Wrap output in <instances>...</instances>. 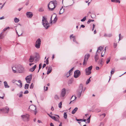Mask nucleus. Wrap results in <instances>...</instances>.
<instances>
[{
	"label": "nucleus",
	"mask_w": 126,
	"mask_h": 126,
	"mask_svg": "<svg viewBox=\"0 0 126 126\" xmlns=\"http://www.w3.org/2000/svg\"><path fill=\"white\" fill-rule=\"evenodd\" d=\"M30 115L28 114H25L21 116L22 120L24 121L28 122L30 119Z\"/></svg>",
	"instance_id": "20e7f679"
},
{
	"label": "nucleus",
	"mask_w": 126,
	"mask_h": 126,
	"mask_svg": "<svg viewBox=\"0 0 126 126\" xmlns=\"http://www.w3.org/2000/svg\"><path fill=\"white\" fill-rule=\"evenodd\" d=\"M94 21V20H90L89 19L88 21L87 22V24H89L91 22H93Z\"/></svg>",
	"instance_id": "79ce46f5"
},
{
	"label": "nucleus",
	"mask_w": 126,
	"mask_h": 126,
	"mask_svg": "<svg viewBox=\"0 0 126 126\" xmlns=\"http://www.w3.org/2000/svg\"><path fill=\"white\" fill-rule=\"evenodd\" d=\"M91 77H90V78L89 79H88L86 81V84H88L91 81V80L90 79V78H91Z\"/></svg>",
	"instance_id": "4c0bfd02"
},
{
	"label": "nucleus",
	"mask_w": 126,
	"mask_h": 126,
	"mask_svg": "<svg viewBox=\"0 0 126 126\" xmlns=\"http://www.w3.org/2000/svg\"><path fill=\"white\" fill-rule=\"evenodd\" d=\"M50 126H54V125L52 123H51L50 124Z\"/></svg>",
	"instance_id": "774afa93"
},
{
	"label": "nucleus",
	"mask_w": 126,
	"mask_h": 126,
	"mask_svg": "<svg viewBox=\"0 0 126 126\" xmlns=\"http://www.w3.org/2000/svg\"><path fill=\"white\" fill-rule=\"evenodd\" d=\"M111 1L112 2H116L120 3V1L118 0H111Z\"/></svg>",
	"instance_id": "58836bf2"
},
{
	"label": "nucleus",
	"mask_w": 126,
	"mask_h": 126,
	"mask_svg": "<svg viewBox=\"0 0 126 126\" xmlns=\"http://www.w3.org/2000/svg\"><path fill=\"white\" fill-rule=\"evenodd\" d=\"M9 110V108L7 106L5 107L3 109H0V111L4 113H8Z\"/></svg>",
	"instance_id": "9d476101"
},
{
	"label": "nucleus",
	"mask_w": 126,
	"mask_h": 126,
	"mask_svg": "<svg viewBox=\"0 0 126 126\" xmlns=\"http://www.w3.org/2000/svg\"><path fill=\"white\" fill-rule=\"evenodd\" d=\"M92 68V66H90L88 68H86L85 69L87 70H89L91 71Z\"/></svg>",
	"instance_id": "2f4dec72"
},
{
	"label": "nucleus",
	"mask_w": 126,
	"mask_h": 126,
	"mask_svg": "<svg viewBox=\"0 0 126 126\" xmlns=\"http://www.w3.org/2000/svg\"><path fill=\"white\" fill-rule=\"evenodd\" d=\"M48 88V87H47L44 86V90L45 91H47V90Z\"/></svg>",
	"instance_id": "603ef678"
},
{
	"label": "nucleus",
	"mask_w": 126,
	"mask_h": 126,
	"mask_svg": "<svg viewBox=\"0 0 126 126\" xmlns=\"http://www.w3.org/2000/svg\"><path fill=\"white\" fill-rule=\"evenodd\" d=\"M34 60V57L32 55H31L28 61L29 63H32L33 62Z\"/></svg>",
	"instance_id": "a211bd4d"
},
{
	"label": "nucleus",
	"mask_w": 126,
	"mask_h": 126,
	"mask_svg": "<svg viewBox=\"0 0 126 126\" xmlns=\"http://www.w3.org/2000/svg\"><path fill=\"white\" fill-rule=\"evenodd\" d=\"M4 96L5 95L4 93L0 90V98L3 99Z\"/></svg>",
	"instance_id": "aec40b11"
},
{
	"label": "nucleus",
	"mask_w": 126,
	"mask_h": 126,
	"mask_svg": "<svg viewBox=\"0 0 126 126\" xmlns=\"http://www.w3.org/2000/svg\"><path fill=\"white\" fill-rule=\"evenodd\" d=\"M23 93V92H21L19 94H17V95H18L19 97H21L22 96Z\"/></svg>",
	"instance_id": "c756f323"
},
{
	"label": "nucleus",
	"mask_w": 126,
	"mask_h": 126,
	"mask_svg": "<svg viewBox=\"0 0 126 126\" xmlns=\"http://www.w3.org/2000/svg\"><path fill=\"white\" fill-rule=\"evenodd\" d=\"M14 21L16 23H17L19 21V19L16 17H15L14 18Z\"/></svg>",
	"instance_id": "c85d7f7f"
},
{
	"label": "nucleus",
	"mask_w": 126,
	"mask_h": 126,
	"mask_svg": "<svg viewBox=\"0 0 126 126\" xmlns=\"http://www.w3.org/2000/svg\"><path fill=\"white\" fill-rule=\"evenodd\" d=\"M28 93H29V92H28V91L27 90H26L25 91L24 93V94H28Z\"/></svg>",
	"instance_id": "5fc2aeb1"
},
{
	"label": "nucleus",
	"mask_w": 126,
	"mask_h": 126,
	"mask_svg": "<svg viewBox=\"0 0 126 126\" xmlns=\"http://www.w3.org/2000/svg\"><path fill=\"white\" fill-rule=\"evenodd\" d=\"M99 68L98 66H97L96 67V69L97 70H98L99 69Z\"/></svg>",
	"instance_id": "0e129e2a"
},
{
	"label": "nucleus",
	"mask_w": 126,
	"mask_h": 126,
	"mask_svg": "<svg viewBox=\"0 0 126 126\" xmlns=\"http://www.w3.org/2000/svg\"><path fill=\"white\" fill-rule=\"evenodd\" d=\"M62 102H60V103L59 104V108H62Z\"/></svg>",
	"instance_id": "09e8293b"
},
{
	"label": "nucleus",
	"mask_w": 126,
	"mask_h": 126,
	"mask_svg": "<svg viewBox=\"0 0 126 126\" xmlns=\"http://www.w3.org/2000/svg\"><path fill=\"white\" fill-rule=\"evenodd\" d=\"M83 89V85L81 84L77 91V95L78 97H80L81 95Z\"/></svg>",
	"instance_id": "39448f33"
},
{
	"label": "nucleus",
	"mask_w": 126,
	"mask_h": 126,
	"mask_svg": "<svg viewBox=\"0 0 126 126\" xmlns=\"http://www.w3.org/2000/svg\"><path fill=\"white\" fill-rule=\"evenodd\" d=\"M66 94V90L65 88L63 89L60 95V97L62 99H63Z\"/></svg>",
	"instance_id": "1a4fd4ad"
},
{
	"label": "nucleus",
	"mask_w": 126,
	"mask_h": 126,
	"mask_svg": "<svg viewBox=\"0 0 126 126\" xmlns=\"http://www.w3.org/2000/svg\"><path fill=\"white\" fill-rule=\"evenodd\" d=\"M70 39L73 38V42H75L77 44H78V43L76 41V36H73V34H72L70 35Z\"/></svg>",
	"instance_id": "2eb2a0df"
},
{
	"label": "nucleus",
	"mask_w": 126,
	"mask_h": 126,
	"mask_svg": "<svg viewBox=\"0 0 126 126\" xmlns=\"http://www.w3.org/2000/svg\"><path fill=\"white\" fill-rule=\"evenodd\" d=\"M52 70V67L50 66L49 67L47 70V74H49L51 72Z\"/></svg>",
	"instance_id": "4be33fe9"
},
{
	"label": "nucleus",
	"mask_w": 126,
	"mask_h": 126,
	"mask_svg": "<svg viewBox=\"0 0 126 126\" xmlns=\"http://www.w3.org/2000/svg\"><path fill=\"white\" fill-rule=\"evenodd\" d=\"M115 71V69L114 68H112V70H111V71L110 72V73H111V75H112L113 74H114Z\"/></svg>",
	"instance_id": "473e14b6"
},
{
	"label": "nucleus",
	"mask_w": 126,
	"mask_h": 126,
	"mask_svg": "<svg viewBox=\"0 0 126 126\" xmlns=\"http://www.w3.org/2000/svg\"><path fill=\"white\" fill-rule=\"evenodd\" d=\"M32 75L31 74L27 76L25 78V79L27 83H30L32 80Z\"/></svg>",
	"instance_id": "ddd939ff"
},
{
	"label": "nucleus",
	"mask_w": 126,
	"mask_h": 126,
	"mask_svg": "<svg viewBox=\"0 0 126 126\" xmlns=\"http://www.w3.org/2000/svg\"><path fill=\"white\" fill-rule=\"evenodd\" d=\"M44 11V9L43 8L41 7L38 9V11L40 12H42Z\"/></svg>",
	"instance_id": "a19ab883"
},
{
	"label": "nucleus",
	"mask_w": 126,
	"mask_h": 126,
	"mask_svg": "<svg viewBox=\"0 0 126 126\" xmlns=\"http://www.w3.org/2000/svg\"><path fill=\"white\" fill-rule=\"evenodd\" d=\"M34 85L32 83L30 86V88L31 89H32Z\"/></svg>",
	"instance_id": "3c124183"
},
{
	"label": "nucleus",
	"mask_w": 126,
	"mask_h": 126,
	"mask_svg": "<svg viewBox=\"0 0 126 126\" xmlns=\"http://www.w3.org/2000/svg\"><path fill=\"white\" fill-rule=\"evenodd\" d=\"M10 29V27H6V28H4L3 29V31H6V30H7V29Z\"/></svg>",
	"instance_id": "8fccbe9b"
},
{
	"label": "nucleus",
	"mask_w": 126,
	"mask_h": 126,
	"mask_svg": "<svg viewBox=\"0 0 126 126\" xmlns=\"http://www.w3.org/2000/svg\"><path fill=\"white\" fill-rule=\"evenodd\" d=\"M78 110V108L76 107L72 111V113L73 114H74Z\"/></svg>",
	"instance_id": "a878e982"
},
{
	"label": "nucleus",
	"mask_w": 126,
	"mask_h": 126,
	"mask_svg": "<svg viewBox=\"0 0 126 126\" xmlns=\"http://www.w3.org/2000/svg\"><path fill=\"white\" fill-rule=\"evenodd\" d=\"M110 60V58H109L107 59V60L106 61V63L107 64L109 63Z\"/></svg>",
	"instance_id": "de8ad7c7"
},
{
	"label": "nucleus",
	"mask_w": 126,
	"mask_h": 126,
	"mask_svg": "<svg viewBox=\"0 0 126 126\" xmlns=\"http://www.w3.org/2000/svg\"><path fill=\"white\" fill-rule=\"evenodd\" d=\"M90 55L88 54H87L85 56L83 62V65L86 64L87 62V61L88 59L90 57Z\"/></svg>",
	"instance_id": "f8f14e48"
},
{
	"label": "nucleus",
	"mask_w": 126,
	"mask_h": 126,
	"mask_svg": "<svg viewBox=\"0 0 126 126\" xmlns=\"http://www.w3.org/2000/svg\"><path fill=\"white\" fill-rule=\"evenodd\" d=\"M48 58H47V59L46 60L45 62L47 64H48L49 63L48 60Z\"/></svg>",
	"instance_id": "864d4df0"
},
{
	"label": "nucleus",
	"mask_w": 126,
	"mask_h": 126,
	"mask_svg": "<svg viewBox=\"0 0 126 126\" xmlns=\"http://www.w3.org/2000/svg\"><path fill=\"white\" fill-rule=\"evenodd\" d=\"M86 17L85 16L82 19H81V21L82 22H84L86 20Z\"/></svg>",
	"instance_id": "49530a36"
},
{
	"label": "nucleus",
	"mask_w": 126,
	"mask_h": 126,
	"mask_svg": "<svg viewBox=\"0 0 126 126\" xmlns=\"http://www.w3.org/2000/svg\"><path fill=\"white\" fill-rule=\"evenodd\" d=\"M54 98L55 99H56V100H58L59 99V97L57 95H55L54 96Z\"/></svg>",
	"instance_id": "a18cd8bd"
},
{
	"label": "nucleus",
	"mask_w": 126,
	"mask_h": 126,
	"mask_svg": "<svg viewBox=\"0 0 126 126\" xmlns=\"http://www.w3.org/2000/svg\"><path fill=\"white\" fill-rule=\"evenodd\" d=\"M114 48H115L117 46V44L116 43H114Z\"/></svg>",
	"instance_id": "13d9d810"
},
{
	"label": "nucleus",
	"mask_w": 126,
	"mask_h": 126,
	"mask_svg": "<svg viewBox=\"0 0 126 126\" xmlns=\"http://www.w3.org/2000/svg\"><path fill=\"white\" fill-rule=\"evenodd\" d=\"M41 44V40L40 38L38 39L35 42V47L37 48H40Z\"/></svg>",
	"instance_id": "6e6552de"
},
{
	"label": "nucleus",
	"mask_w": 126,
	"mask_h": 126,
	"mask_svg": "<svg viewBox=\"0 0 126 126\" xmlns=\"http://www.w3.org/2000/svg\"><path fill=\"white\" fill-rule=\"evenodd\" d=\"M4 86L5 88H9V86L8 85L7 82L6 81L4 82Z\"/></svg>",
	"instance_id": "393cba45"
},
{
	"label": "nucleus",
	"mask_w": 126,
	"mask_h": 126,
	"mask_svg": "<svg viewBox=\"0 0 126 126\" xmlns=\"http://www.w3.org/2000/svg\"><path fill=\"white\" fill-rule=\"evenodd\" d=\"M57 5V2L56 0L50 2L48 5L49 9L51 11L53 10Z\"/></svg>",
	"instance_id": "f257e3e1"
},
{
	"label": "nucleus",
	"mask_w": 126,
	"mask_h": 126,
	"mask_svg": "<svg viewBox=\"0 0 126 126\" xmlns=\"http://www.w3.org/2000/svg\"><path fill=\"white\" fill-rule=\"evenodd\" d=\"M112 36V35L111 33H109V34H107L106 33L104 35V36L105 37H111Z\"/></svg>",
	"instance_id": "5701e85b"
},
{
	"label": "nucleus",
	"mask_w": 126,
	"mask_h": 126,
	"mask_svg": "<svg viewBox=\"0 0 126 126\" xmlns=\"http://www.w3.org/2000/svg\"><path fill=\"white\" fill-rule=\"evenodd\" d=\"M17 66H16L13 67H12V70L13 72L14 73H17Z\"/></svg>",
	"instance_id": "412c9836"
},
{
	"label": "nucleus",
	"mask_w": 126,
	"mask_h": 126,
	"mask_svg": "<svg viewBox=\"0 0 126 126\" xmlns=\"http://www.w3.org/2000/svg\"><path fill=\"white\" fill-rule=\"evenodd\" d=\"M16 34L18 35V36H19L20 35H21L22 34V33H21V34H20V35H19L18 33V32L16 30Z\"/></svg>",
	"instance_id": "e2e57ef3"
},
{
	"label": "nucleus",
	"mask_w": 126,
	"mask_h": 126,
	"mask_svg": "<svg viewBox=\"0 0 126 126\" xmlns=\"http://www.w3.org/2000/svg\"><path fill=\"white\" fill-rule=\"evenodd\" d=\"M80 71L78 70H76L74 72V77L76 78H77L80 76Z\"/></svg>",
	"instance_id": "9b49d317"
},
{
	"label": "nucleus",
	"mask_w": 126,
	"mask_h": 126,
	"mask_svg": "<svg viewBox=\"0 0 126 126\" xmlns=\"http://www.w3.org/2000/svg\"><path fill=\"white\" fill-rule=\"evenodd\" d=\"M48 115L49 116V117L51 118L52 119H53L54 120L57 121H58L59 122V119L60 118V117L59 115H56L58 116V117L56 118V117L54 116L50 115L49 114H48Z\"/></svg>",
	"instance_id": "4468645a"
},
{
	"label": "nucleus",
	"mask_w": 126,
	"mask_h": 126,
	"mask_svg": "<svg viewBox=\"0 0 126 126\" xmlns=\"http://www.w3.org/2000/svg\"><path fill=\"white\" fill-rule=\"evenodd\" d=\"M29 109L31 111H34L36 110V107L35 106L32 105L30 106L29 108Z\"/></svg>",
	"instance_id": "f3484780"
},
{
	"label": "nucleus",
	"mask_w": 126,
	"mask_h": 126,
	"mask_svg": "<svg viewBox=\"0 0 126 126\" xmlns=\"http://www.w3.org/2000/svg\"><path fill=\"white\" fill-rule=\"evenodd\" d=\"M17 73H23L24 72V67L21 65L17 66Z\"/></svg>",
	"instance_id": "423d86ee"
},
{
	"label": "nucleus",
	"mask_w": 126,
	"mask_h": 126,
	"mask_svg": "<svg viewBox=\"0 0 126 126\" xmlns=\"http://www.w3.org/2000/svg\"><path fill=\"white\" fill-rule=\"evenodd\" d=\"M29 86V84H25L24 86V88L25 89H28Z\"/></svg>",
	"instance_id": "e433bc0d"
},
{
	"label": "nucleus",
	"mask_w": 126,
	"mask_h": 126,
	"mask_svg": "<svg viewBox=\"0 0 126 126\" xmlns=\"http://www.w3.org/2000/svg\"><path fill=\"white\" fill-rule=\"evenodd\" d=\"M35 60L36 61H38L40 59V56L39 54L37 53H36V55L35 56Z\"/></svg>",
	"instance_id": "6ab92c4d"
},
{
	"label": "nucleus",
	"mask_w": 126,
	"mask_h": 126,
	"mask_svg": "<svg viewBox=\"0 0 126 126\" xmlns=\"http://www.w3.org/2000/svg\"><path fill=\"white\" fill-rule=\"evenodd\" d=\"M26 14L27 17L29 18L32 17L33 16L32 13L31 12H27Z\"/></svg>",
	"instance_id": "dca6fc26"
},
{
	"label": "nucleus",
	"mask_w": 126,
	"mask_h": 126,
	"mask_svg": "<svg viewBox=\"0 0 126 126\" xmlns=\"http://www.w3.org/2000/svg\"><path fill=\"white\" fill-rule=\"evenodd\" d=\"M92 68V66H90L88 68H86L85 69L87 70H89L91 71Z\"/></svg>",
	"instance_id": "7c9ffc66"
},
{
	"label": "nucleus",
	"mask_w": 126,
	"mask_h": 126,
	"mask_svg": "<svg viewBox=\"0 0 126 126\" xmlns=\"http://www.w3.org/2000/svg\"><path fill=\"white\" fill-rule=\"evenodd\" d=\"M54 18V20H53V23H55L57 21V18L56 17V15L55 14L52 15L50 18V24H52V18Z\"/></svg>",
	"instance_id": "0eeeda50"
},
{
	"label": "nucleus",
	"mask_w": 126,
	"mask_h": 126,
	"mask_svg": "<svg viewBox=\"0 0 126 126\" xmlns=\"http://www.w3.org/2000/svg\"><path fill=\"white\" fill-rule=\"evenodd\" d=\"M76 98H77V97H76L75 96H74L73 95L71 99L72 100V101H73L75 99H76Z\"/></svg>",
	"instance_id": "37998d69"
},
{
	"label": "nucleus",
	"mask_w": 126,
	"mask_h": 126,
	"mask_svg": "<svg viewBox=\"0 0 126 126\" xmlns=\"http://www.w3.org/2000/svg\"><path fill=\"white\" fill-rule=\"evenodd\" d=\"M91 117V115H90L88 118L87 119V123H88L89 124L90 123V118Z\"/></svg>",
	"instance_id": "ea45409f"
},
{
	"label": "nucleus",
	"mask_w": 126,
	"mask_h": 126,
	"mask_svg": "<svg viewBox=\"0 0 126 126\" xmlns=\"http://www.w3.org/2000/svg\"><path fill=\"white\" fill-rule=\"evenodd\" d=\"M76 120L77 121H80L82 120V119H78L77 118L76 119Z\"/></svg>",
	"instance_id": "4d7b16f0"
},
{
	"label": "nucleus",
	"mask_w": 126,
	"mask_h": 126,
	"mask_svg": "<svg viewBox=\"0 0 126 126\" xmlns=\"http://www.w3.org/2000/svg\"><path fill=\"white\" fill-rule=\"evenodd\" d=\"M74 67L72 68L68 72V73H69V75H71V72L74 69Z\"/></svg>",
	"instance_id": "72a5a7b5"
},
{
	"label": "nucleus",
	"mask_w": 126,
	"mask_h": 126,
	"mask_svg": "<svg viewBox=\"0 0 126 126\" xmlns=\"http://www.w3.org/2000/svg\"><path fill=\"white\" fill-rule=\"evenodd\" d=\"M98 63L99 66L100 67H101L103 65V63L102 61H99Z\"/></svg>",
	"instance_id": "b1692460"
},
{
	"label": "nucleus",
	"mask_w": 126,
	"mask_h": 126,
	"mask_svg": "<svg viewBox=\"0 0 126 126\" xmlns=\"http://www.w3.org/2000/svg\"><path fill=\"white\" fill-rule=\"evenodd\" d=\"M0 37L1 39H2L4 38V36L3 35L2 32H1L0 34Z\"/></svg>",
	"instance_id": "c03bdc74"
},
{
	"label": "nucleus",
	"mask_w": 126,
	"mask_h": 126,
	"mask_svg": "<svg viewBox=\"0 0 126 126\" xmlns=\"http://www.w3.org/2000/svg\"><path fill=\"white\" fill-rule=\"evenodd\" d=\"M85 27V26L83 25H81L80 26V27H82L83 28H84Z\"/></svg>",
	"instance_id": "338daca9"
},
{
	"label": "nucleus",
	"mask_w": 126,
	"mask_h": 126,
	"mask_svg": "<svg viewBox=\"0 0 126 126\" xmlns=\"http://www.w3.org/2000/svg\"><path fill=\"white\" fill-rule=\"evenodd\" d=\"M85 72H86V75H89L91 74V71L89 70H87L86 69L85 70Z\"/></svg>",
	"instance_id": "cd10ccee"
},
{
	"label": "nucleus",
	"mask_w": 126,
	"mask_h": 126,
	"mask_svg": "<svg viewBox=\"0 0 126 126\" xmlns=\"http://www.w3.org/2000/svg\"><path fill=\"white\" fill-rule=\"evenodd\" d=\"M63 117L65 119H66L67 118V115L66 112H64L63 114Z\"/></svg>",
	"instance_id": "f704fd0d"
},
{
	"label": "nucleus",
	"mask_w": 126,
	"mask_h": 126,
	"mask_svg": "<svg viewBox=\"0 0 126 126\" xmlns=\"http://www.w3.org/2000/svg\"><path fill=\"white\" fill-rule=\"evenodd\" d=\"M69 75V73H68V72L67 73V74H66L65 76L67 77H68L70 75Z\"/></svg>",
	"instance_id": "052dcab7"
},
{
	"label": "nucleus",
	"mask_w": 126,
	"mask_h": 126,
	"mask_svg": "<svg viewBox=\"0 0 126 126\" xmlns=\"http://www.w3.org/2000/svg\"><path fill=\"white\" fill-rule=\"evenodd\" d=\"M34 114L35 115H36L37 113V112L36 111V110H34Z\"/></svg>",
	"instance_id": "69168bd1"
},
{
	"label": "nucleus",
	"mask_w": 126,
	"mask_h": 126,
	"mask_svg": "<svg viewBox=\"0 0 126 126\" xmlns=\"http://www.w3.org/2000/svg\"><path fill=\"white\" fill-rule=\"evenodd\" d=\"M103 49V47L101 46L99 47L98 48L96 52L95 55L94 56L95 61L96 62L98 59V54L99 53L102 51Z\"/></svg>",
	"instance_id": "7ed1b4c3"
},
{
	"label": "nucleus",
	"mask_w": 126,
	"mask_h": 126,
	"mask_svg": "<svg viewBox=\"0 0 126 126\" xmlns=\"http://www.w3.org/2000/svg\"><path fill=\"white\" fill-rule=\"evenodd\" d=\"M64 11V9H63L62 8L60 9V10L59 12V14H62Z\"/></svg>",
	"instance_id": "c9c22d12"
},
{
	"label": "nucleus",
	"mask_w": 126,
	"mask_h": 126,
	"mask_svg": "<svg viewBox=\"0 0 126 126\" xmlns=\"http://www.w3.org/2000/svg\"><path fill=\"white\" fill-rule=\"evenodd\" d=\"M42 65V64H41V63H40L39 65V70H38V72L39 71V70L41 68V66Z\"/></svg>",
	"instance_id": "6e6d98bb"
},
{
	"label": "nucleus",
	"mask_w": 126,
	"mask_h": 126,
	"mask_svg": "<svg viewBox=\"0 0 126 126\" xmlns=\"http://www.w3.org/2000/svg\"><path fill=\"white\" fill-rule=\"evenodd\" d=\"M36 67V65H35L32 68L30 69V71L32 72L33 71L35 70Z\"/></svg>",
	"instance_id": "bb28decb"
},
{
	"label": "nucleus",
	"mask_w": 126,
	"mask_h": 126,
	"mask_svg": "<svg viewBox=\"0 0 126 126\" xmlns=\"http://www.w3.org/2000/svg\"><path fill=\"white\" fill-rule=\"evenodd\" d=\"M89 114H86L85 115V116L84 117V118H86V117L88 116Z\"/></svg>",
	"instance_id": "bf43d9fd"
},
{
	"label": "nucleus",
	"mask_w": 126,
	"mask_h": 126,
	"mask_svg": "<svg viewBox=\"0 0 126 126\" xmlns=\"http://www.w3.org/2000/svg\"><path fill=\"white\" fill-rule=\"evenodd\" d=\"M42 24L44 27L46 29H47L50 26L49 23L48 22L46 17L44 16H43Z\"/></svg>",
	"instance_id": "f03ea898"
},
{
	"label": "nucleus",
	"mask_w": 126,
	"mask_h": 126,
	"mask_svg": "<svg viewBox=\"0 0 126 126\" xmlns=\"http://www.w3.org/2000/svg\"><path fill=\"white\" fill-rule=\"evenodd\" d=\"M19 87L20 88H21L22 86V83H20V85H19Z\"/></svg>",
	"instance_id": "680f3d73"
}]
</instances>
